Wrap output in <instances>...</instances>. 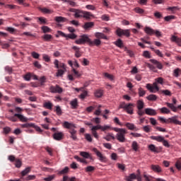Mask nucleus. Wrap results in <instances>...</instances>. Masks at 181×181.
Listing matches in <instances>:
<instances>
[{
  "label": "nucleus",
  "instance_id": "f257e3e1",
  "mask_svg": "<svg viewBox=\"0 0 181 181\" xmlns=\"http://www.w3.org/2000/svg\"><path fill=\"white\" fill-rule=\"evenodd\" d=\"M75 43L76 45H86V43H88L89 46H100V45H101V40L98 38L91 41L88 35H82L79 39L75 41Z\"/></svg>",
  "mask_w": 181,
  "mask_h": 181
},
{
  "label": "nucleus",
  "instance_id": "f03ea898",
  "mask_svg": "<svg viewBox=\"0 0 181 181\" xmlns=\"http://www.w3.org/2000/svg\"><path fill=\"white\" fill-rule=\"evenodd\" d=\"M112 131L117 132V134H116V139H117L119 142H122V143L125 142L126 141L125 134L127 133L125 129L113 127L112 128Z\"/></svg>",
  "mask_w": 181,
  "mask_h": 181
},
{
  "label": "nucleus",
  "instance_id": "7ed1b4c3",
  "mask_svg": "<svg viewBox=\"0 0 181 181\" xmlns=\"http://www.w3.org/2000/svg\"><path fill=\"white\" fill-rule=\"evenodd\" d=\"M134 107H135L134 103L127 104L125 102H122L119 106V108H122L127 114L132 115V114H134Z\"/></svg>",
  "mask_w": 181,
  "mask_h": 181
},
{
  "label": "nucleus",
  "instance_id": "20e7f679",
  "mask_svg": "<svg viewBox=\"0 0 181 181\" xmlns=\"http://www.w3.org/2000/svg\"><path fill=\"white\" fill-rule=\"evenodd\" d=\"M144 107H145V103H144V100H139L136 102V107H137V115L140 117H142L145 115V111H144Z\"/></svg>",
  "mask_w": 181,
  "mask_h": 181
},
{
  "label": "nucleus",
  "instance_id": "39448f33",
  "mask_svg": "<svg viewBox=\"0 0 181 181\" xmlns=\"http://www.w3.org/2000/svg\"><path fill=\"white\" fill-rule=\"evenodd\" d=\"M150 138L153 141H157V142H163V145L165 146L166 148H170V144H169V142L168 141L165 140V138L162 136H151Z\"/></svg>",
  "mask_w": 181,
  "mask_h": 181
},
{
  "label": "nucleus",
  "instance_id": "423d86ee",
  "mask_svg": "<svg viewBox=\"0 0 181 181\" xmlns=\"http://www.w3.org/2000/svg\"><path fill=\"white\" fill-rule=\"evenodd\" d=\"M115 33L119 37H121V36H126V37H129L131 36V33L129 32V30H123L122 28H117Z\"/></svg>",
  "mask_w": 181,
  "mask_h": 181
},
{
  "label": "nucleus",
  "instance_id": "0eeeda50",
  "mask_svg": "<svg viewBox=\"0 0 181 181\" xmlns=\"http://www.w3.org/2000/svg\"><path fill=\"white\" fill-rule=\"evenodd\" d=\"M98 129H100L104 132L105 131H108V129H111V126H109V125L101 126L100 124H97L96 126H93L90 129V131L97 132Z\"/></svg>",
  "mask_w": 181,
  "mask_h": 181
},
{
  "label": "nucleus",
  "instance_id": "6e6552de",
  "mask_svg": "<svg viewBox=\"0 0 181 181\" xmlns=\"http://www.w3.org/2000/svg\"><path fill=\"white\" fill-rule=\"evenodd\" d=\"M177 103V100L176 98H173V103H166L165 105L168 107V108H170L173 112H177V107H175L176 104Z\"/></svg>",
  "mask_w": 181,
  "mask_h": 181
},
{
  "label": "nucleus",
  "instance_id": "1a4fd4ad",
  "mask_svg": "<svg viewBox=\"0 0 181 181\" xmlns=\"http://www.w3.org/2000/svg\"><path fill=\"white\" fill-rule=\"evenodd\" d=\"M49 90L51 93L62 94L63 93V88H62L59 85H56L55 86H50Z\"/></svg>",
  "mask_w": 181,
  "mask_h": 181
},
{
  "label": "nucleus",
  "instance_id": "9d476101",
  "mask_svg": "<svg viewBox=\"0 0 181 181\" xmlns=\"http://www.w3.org/2000/svg\"><path fill=\"white\" fill-rule=\"evenodd\" d=\"M179 117L175 115L172 117L168 118V124H175V125H181V122L177 119Z\"/></svg>",
  "mask_w": 181,
  "mask_h": 181
},
{
  "label": "nucleus",
  "instance_id": "9b49d317",
  "mask_svg": "<svg viewBox=\"0 0 181 181\" xmlns=\"http://www.w3.org/2000/svg\"><path fill=\"white\" fill-rule=\"evenodd\" d=\"M52 136L55 141H62V139H63V136H64V134L62 132H56L54 133Z\"/></svg>",
  "mask_w": 181,
  "mask_h": 181
},
{
  "label": "nucleus",
  "instance_id": "f8f14e48",
  "mask_svg": "<svg viewBox=\"0 0 181 181\" xmlns=\"http://www.w3.org/2000/svg\"><path fill=\"white\" fill-rule=\"evenodd\" d=\"M93 152L95 153V155L99 158V160H101V162H103V160H105V156H103V153L100 152L96 148H93Z\"/></svg>",
  "mask_w": 181,
  "mask_h": 181
},
{
  "label": "nucleus",
  "instance_id": "ddd939ff",
  "mask_svg": "<svg viewBox=\"0 0 181 181\" xmlns=\"http://www.w3.org/2000/svg\"><path fill=\"white\" fill-rule=\"evenodd\" d=\"M54 64L56 69H62L61 70H66V64L64 63L59 62L57 59H55Z\"/></svg>",
  "mask_w": 181,
  "mask_h": 181
},
{
  "label": "nucleus",
  "instance_id": "4468645a",
  "mask_svg": "<svg viewBox=\"0 0 181 181\" xmlns=\"http://www.w3.org/2000/svg\"><path fill=\"white\" fill-rule=\"evenodd\" d=\"M146 87L150 90V93H156L159 91V86H152L151 83H147Z\"/></svg>",
  "mask_w": 181,
  "mask_h": 181
},
{
  "label": "nucleus",
  "instance_id": "2eb2a0df",
  "mask_svg": "<svg viewBox=\"0 0 181 181\" xmlns=\"http://www.w3.org/2000/svg\"><path fill=\"white\" fill-rule=\"evenodd\" d=\"M144 114H146V115L154 116L156 115L157 112L156 110L148 107L144 110Z\"/></svg>",
  "mask_w": 181,
  "mask_h": 181
},
{
  "label": "nucleus",
  "instance_id": "dca6fc26",
  "mask_svg": "<svg viewBox=\"0 0 181 181\" xmlns=\"http://www.w3.org/2000/svg\"><path fill=\"white\" fill-rule=\"evenodd\" d=\"M151 169L156 173H160L162 172V168L159 165H151Z\"/></svg>",
  "mask_w": 181,
  "mask_h": 181
},
{
  "label": "nucleus",
  "instance_id": "f3484780",
  "mask_svg": "<svg viewBox=\"0 0 181 181\" xmlns=\"http://www.w3.org/2000/svg\"><path fill=\"white\" fill-rule=\"evenodd\" d=\"M15 117H17V118L20 119L21 122H28L29 121V119L28 117L19 113H16Z\"/></svg>",
  "mask_w": 181,
  "mask_h": 181
},
{
  "label": "nucleus",
  "instance_id": "a211bd4d",
  "mask_svg": "<svg viewBox=\"0 0 181 181\" xmlns=\"http://www.w3.org/2000/svg\"><path fill=\"white\" fill-rule=\"evenodd\" d=\"M148 149H149L151 152H153L154 153H159V152H160V150L159 149V148L155 146L154 144H150V145H148Z\"/></svg>",
  "mask_w": 181,
  "mask_h": 181
},
{
  "label": "nucleus",
  "instance_id": "6ab92c4d",
  "mask_svg": "<svg viewBox=\"0 0 181 181\" xmlns=\"http://www.w3.org/2000/svg\"><path fill=\"white\" fill-rule=\"evenodd\" d=\"M150 62L153 63V64H155L156 66L157 69L159 70H162L163 69V65L159 62H158L156 59H151Z\"/></svg>",
  "mask_w": 181,
  "mask_h": 181
},
{
  "label": "nucleus",
  "instance_id": "aec40b11",
  "mask_svg": "<svg viewBox=\"0 0 181 181\" xmlns=\"http://www.w3.org/2000/svg\"><path fill=\"white\" fill-rule=\"evenodd\" d=\"M125 127H127V128H128V129H130V131H138V128H136L135 127V124L130 123V122H127L125 124Z\"/></svg>",
  "mask_w": 181,
  "mask_h": 181
},
{
  "label": "nucleus",
  "instance_id": "412c9836",
  "mask_svg": "<svg viewBox=\"0 0 181 181\" xmlns=\"http://www.w3.org/2000/svg\"><path fill=\"white\" fill-rule=\"evenodd\" d=\"M171 40H172V42H175V43H177V45H178L181 47V38L180 37H178L177 36H175V35H173L171 37Z\"/></svg>",
  "mask_w": 181,
  "mask_h": 181
},
{
  "label": "nucleus",
  "instance_id": "4be33fe9",
  "mask_svg": "<svg viewBox=\"0 0 181 181\" xmlns=\"http://www.w3.org/2000/svg\"><path fill=\"white\" fill-rule=\"evenodd\" d=\"M144 32L150 36H152V35H155V30L151 28L150 27H146L144 28Z\"/></svg>",
  "mask_w": 181,
  "mask_h": 181
},
{
  "label": "nucleus",
  "instance_id": "5701e85b",
  "mask_svg": "<svg viewBox=\"0 0 181 181\" xmlns=\"http://www.w3.org/2000/svg\"><path fill=\"white\" fill-rule=\"evenodd\" d=\"M70 105H71L72 110H76L77 107H78V102L77 101V98L74 99L70 102Z\"/></svg>",
  "mask_w": 181,
  "mask_h": 181
},
{
  "label": "nucleus",
  "instance_id": "b1692460",
  "mask_svg": "<svg viewBox=\"0 0 181 181\" xmlns=\"http://www.w3.org/2000/svg\"><path fill=\"white\" fill-rule=\"evenodd\" d=\"M84 16V11L81 10H76V12L74 13V17L76 18H83Z\"/></svg>",
  "mask_w": 181,
  "mask_h": 181
},
{
  "label": "nucleus",
  "instance_id": "393cba45",
  "mask_svg": "<svg viewBox=\"0 0 181 181\" xmlns=\"http://www.w3.org/2000/svg\"><path fill=\"white\" fill-rule=\"evenodd\" d=\"M64 128H66L67 129H70V131H71V129H74V124L69 123V122H64Z\"/></svg>",
  "mask_w": 181,
  "mask_h": 181
},
{
  "label": "nucleus",
  "instance_id": "a878e982",
  "mask_svg": "<svg viewBox=\"0 0 181 181\" xmlns=\"http://www.w3.org/2000/svg\"><path fill=\"white\" fill-rule=\"evenodd\" d=\"M93 26H94V23L88 22V23H85V24L83 25V29H85V30H87L88 29H90V28H93Z\"/></svg>",
  "mask_w": 181,
  "mask_h": 181
},
{
  "label": "nucleus",
  "instance_id": "bb28decb",
  "mask_svg": "<svg viewBox=\"0 0 181 181\" xmlns=\"http://www.w3.org/2000/svg\"><path fill=\"white\" fill-rule=\"evenodd\" d=\"M132 148L133 151H134L135 152H138V151L139 150V144H138V142H136V141H134L132 144Z\"/></svg>",
  "mask_w": 181,
  "mask_h": 181
},
{
  "label": "nucleus",
  "instance_id": "cd10ccee",
  "mask_svg": "<svg viewBox=\"0 0 181 181\" xmlns=\"http://www.w3.org/2000/svg\"><path fill=\"white\" fill-rule=\"evenodd\" d=\"M95 37H97V39H104L105 40H107V39H108L106 35H104V33H96L95 34Z\"/></svg>",
  "mask_w": 181,
  "mask_h": 181
},
{
  "label": "nucleus",
  "instance_id": "c85d7f7f",
  "mask_svg": "<svg viewBox=\"0 0 181 181\" xmlns=\"http://www.w3.org/2000/svg\"><path fill=\"white\" fill-rule=\"evenodd\" d=\"M42 38L43 40H45V42H50V40L53 39V36L49 34H45L42 37Z\"/></svg>",
  "mask_w": 181,
  "mask_h": 181
},
{
  "label": "nucleus",
  "instance_id": "c756f323",
  "mask_svg": "<svg viewBox=\"0 0 181 181\" xmlns=\"http://www.w3.org/2000/svg\"><path fill=\"white\" fill-rule=\"evenodd\" d=\"M94 17V15H93L90 12L88 11H83V17L85 19H91V18Z\"/></svg>",
  "mask_w": 181,
  "mask_h": 181
},
{
  "label": "nucleus",
  "instance_id": "7c9ffc66",
  "mask_svg": "<svg viewBox=\"0 0 181 181\" xmlns=\"http://www.w3.org/2000/svg\"><path fill=\"white\" fill-rule=\"evenodd\" d=\"M69 133L71 134V138H72L74 141H76L77 136H76V134H77V131H76L75 129H71L69 130Z\"/></svg>",
  "mask_w": 181,
  "mask_h": 181
},
{
  "label": "nucleus",
  "instance_id": "2f4dec72",
  "mask_svg": "<svg viewBox=\"0 0 181 181\" xmlns=\"http://www.w3.org/2000/svg\"><path fill=\"white\" fill-rule=\"evenodd\" d=\"M103 94H104V93L101 89H98L95 91V97H97V98H101V97H103Z\"/></svg>",
  "mask_w": 181,
  "mask_h": 181
},
{
  "label": "nucleus",
  "instance_id": "473e14b6",
  "mask_svg": "<svg viewBox=\"0 0 181 181\" xmlns=\"http://www.w3.org/2000/svg\"><path fill=\"white\" fill-rule=\"evenodd\" d=\"M143 177L144 178L145 181H152L154 179L153 176L146 174V173L143 174Z\"/></svg>",
  "mask_w": 181,
  "mask_h": 181
},
{
  "label": "nucleus",
  "instance_id": "72a5a7b5",
  "mask_svg": "<svg viewBox=\"0 0 181 181\" xmlns=\"http://www.w3.org/2000/svg\"><path fill=\"white\" fill-rule=\"evenodd\" d=\"M44 108H47V110H52L53 107V103L50 102H45L43 104Z\"/></svg>",
  "mask_w": 181,
  "mask_h": 181
},
{
  "label": "nucleus",
  "instance_id": "f704fd0d",
  "mask_svg": "<svg viewBox=\"0 0 181 181\" xmlns=\"http://www.w3.org/2000/svg\"><path fill=\"white\" fill-rule=\"evenodd\" d=\"M74 159H76L78 162H81V163H84L85 165H87L88 163L87 160L84 158H81L78 157V156H74Z\"/></svg>",
  "mask_w": 181,
  "mask_h": 181
},
{
  "label": "nucleus",
  "instance_id": "c9c22d12",
  "mask_svg": "<svg viewBox=\"0 0 181 181\" xmlns=\"http://www.w3.org/2000/svg\"><path fill=\"white\" fill-rule=\"evenodd\" d=\"M146 99L148 100V101H156V100H158V96H156V95L151 94L146 97Z\"/></svg>",
  "mask_w": 181,
  "mask_h": 181
},
{
  "label": "nucleus",
  "instance_id": "e433bc0d",
  "mask_svg": "<svg viewBox=\"0 0 181 181\" xmlns=\"http://www.w3.org/2000/svg\"><path fill=\"white\" fill-rule=\"evenodd\" d=\"M135 179H136V175H135V173H132L129 176L126 177L127 181H132Z\"/></svg>",
  "mask_w": 181,
  "mask_h": 181
},
{
  "label": "nucleus",
  "instance_id": "4c0bfd02",
  "mask_svg": "<svg viewBox=\"0 0 181 181\" xmlns=\"http://www.w3.org/2000/svg\"><path fill=\"white\" fill-rule=\"evenodd\" d=\"M104 139L110 141H111V139H115V136H114V134L109 133L107 134V136L105 137H104Z\"/></svg>",
  "mask_w": 181,
  "mask_h": 181
},
{
  "label": "nucleus",
  "instance_id": "58836bf2",
  "mask_svg": "<svg viewBox=\"0 0 181 181\" xmlns=\"http://www.w3.org/2000/svg\"><path fill=\"white\" fill-rule=\"evenodd\" d=\"M43 33H52V29L46 25H44L41 28Z\"/></svg>",
  "mask_w": 181,
  "mask_h": 181
},
{
  "label": "nucleus",
  "instance_id": "ea45409f",
  "mask_svg": "<svg viewBox=\"0 0 181 181\" xmlns=\"http://www.w3.org/2000/svg\"><path fill=\"white\" fill-rule=\"evenodd\" d=\"M69 167H65L63 170L58 171V175H66L69 173Z\"/></svg>",
  "mask_w": 181,
  "mask_h": 181
},
{
  "label": "nucleus",
  "instance_id": "a19ab883",
  "mask_svg": "<svg viewBox=\"0 0 181 181\" xmlns=\"http://www.w3.org/2000/svg\"><path fill=\"white\" fill-rule=\"evenodd\" d=\"M31 170H32V168L30 167L26 168L24 170H23L21 172V175L26 176V175H28V173H30Z\"/></svg>",
  "mask_w": 181,
  "mask_h": 181
},
{
  "label": "nucleus",
  "instance_id": "79ce46f5",
  "mask_svg": "<svg viewBox=\"0 0 181 181\" xmlns=\"http://www.w3.org/2000/svg\"><path fill=\"white\" fill-rule=\"evenodd\" d=\"M157 84H161V86H163L165 84V79L162 77H158L155 79Z\"/></svg>",
  "mask_w": 181,
  "mask_h": 181
},
{
  "label": "nucleus",
  "instance_id": "37998d69",
  "mask_svg": "<svg viewBox=\"0 0 181 181\" xmlns=\"http://www.w3.org/2000/svg\"><path fill=\"white\" fill-rule=\"evenodd\" d=\"M54 112H56L57 115H62V114H63L62 108L59 105L55 106Z\"/></svg>",
  "mask_w": 181,
  "mask_h": 181
},
{
  "label": "nucleus",
  "instance_id": "c03bdc74",
  "mask_svg": "<svg viewBox=\"0 0 181 181\" xmlns=\"http://www.w3.org/2000/svg\"><path fill=\"white\" fill-rule=\"evenodd\" d=\"M35 127V124L33 123H26L24 124H21V128H33Z\"/></svg>",
  "mask_w": 181,
  "mask_h": 181
},
{
  "label": "nucleus",
  "instance_id": "a18cd8bd",
  "mask_svg": "<svg viewBox=\"0 0 181 181\" xmlns=\"http://www.w3.org/2000/svg\"><path fill=\"white\" fill-rule=\"evenodd\" d=\"M138 93H139V97H144V95L146 94V91H145L142 88H139L138 89Z\"/></svg>",
  "mask_w": 181,
  "mask_h": 181
},
{
  "label": "nucleus",
  "instance_id": "49530a36",
  "mask_svg": "<svg viewBox=\"0 0 181 181\" xmlns=\"http://www.w3.org/2000/svg\"><path fill=\"white\" fill-rule=\"evenodd\" d=\"M160 111L162 114H170V110L168 107H163L160 109Z\"/></svg>",
  "mask_w": 181,
  "mask_h": 181
},
{
  "label": "nucleus",
  "instance_id": "de8ad7c7",
  "mask_svg": "<svg viewBox=\"0 0 181 181\" xmlns=\"http://www.w3.org/2000/svg\"><path fill=\"white\" fill-rule=\"evenodd\" d=\"M80 155H81V156H83V158H85L86 159H88V158H91L90 156V153H87L86 151L81 152Z\"/></svg>",
  "mask_w": 181,
  "mask_h": 181
},
{
  "label": "nucleus",
  "instance_id": "09e8293b",
  "mask_svg": "<svg viewBox=\"0 0 181 181\" xmlns=\"http://www.w3.org/2000/svg\"><path fill=\"white\" fill-rule=\"evenodd\" d=\"M147 67H148V69H150V70H151L152 71H154V73H156L158 71V69H156V66L153 64H148Z\"/></svg>",
  "mask_w": 181,
  "mask_h": 181
},
{
  "label": "nucleus",
  "instance_id": "8fccbe9b",
  "mask_svg": "<svg viewBox=\"0 0 181 181\" xmlns=\"http://www.w3.org/2000/svg\"><path fill=\"white\" fill-rule=\"evenodd\" d=\"M64 71H66V69H58L57 72V77H62L63 74H64Z\"/></svg>",
  "mask_w": 181,
  "mask_h": 181
},
{
  "label": "nucleus",
  "instance_id": "3c124183",
  "mask_svg": "<svg viewBox=\"0 0 181 181\" xmlns=\"http://www.w3.org/2000/svg\"><path fill=\"white\" fill-rule=\"evenodd\" d=\"M116 46H117V47H124V43L122 42V40L121 39H118L117 41H116V43H115Z\"/></svg>",
  "mask_w": 181,
  "mask_h": 181
},
{
  "label": "nucleus",
  "instance_id": "603ef678",
  "mask_svg": "<svg viewBox=\"0 0 181 181\" xmlns=\"http://www.w3.org/2000/svg\"><path fill=\"white\" fill-rule=\"evenodd\" d=\"M56 22L60 23V22H66V18L62 17V16H57L55 17Z\"/></svg>",
  "mask_w": 181,
  "mask_h": 181
},
{
  "label": "nucleus",
  "instance_id": "864d4df0",
  "mask_svg": "<svg viewBox=\"0 0 181 181\" xmlns=\"http://www.w3.org/2000/svg\"><path fill=\"white\" fill-rule=\"evenodd\" d=\"M81 91H82V93L79 95V98H81V100H84V98L87 97L88 92L84 90Z\"/></svg>",
  "mask_w": 181,
  "mask_h": 181
},
{
  "label": "nucleus",
  "instance_id": "5fc2aeb1",
  "mask_svg": "<svg viewBox=\"0 0 181 181\" xmlns=\"http://www.w3.org/2000/svg\"><path fill=\"white\" fill-rule=\"evenodd\" d=\"M66 40H69V39L74 40L76 37H77V35L74 33L66 35Z\"/></svg>",
  "mask_w": 181,
  "mask_h": 181
},
{
  "label": "nucleus",
  "instance_id": "6e6d98bb",
  "mask_svg": "<svg viewBox=\"0 0 181 181\" xmlns=\"http://www.w3.org/2000/svg\"><path fill=\"white\" fill-rule=\"evenodd\" d=\"M86 172H94L95 167L89 165L85 168Z\"/></svg>",
  "mask_w": 181,
  "mask_h": 181
},
{
  "label": "nucleus",
  "instance_id": "4d7b16f0",
  "mask_svg": "<svg viewBox=\"0 0 181 181\" xmlns=\"http://www.w3.org/2000/svg\"><path fill=\"white\" fill-rule=\"evenodd\" d=\"M85 139L88 141V142H93V137H91V134H85Z\"/></svg>",
  "mask_w": 181,
  "mask_h": 181
},
{
  "label": "nucleus",
  "instance_id": "13d9d810",
  "mask_svg": "<svg viewBox=\"0 0 181 181\" xmlns=\"http://www.w3.org/2000/svg\"><path fill=\"white\" fill-rule=\"evenodd\" d=\"M39 22L42 25H46V18L45 17H37Z\"/></svg>",
  "mask_w": 181,
  "mask_h": 181
},
{
  "label": "nucleus",
  "instance_id": "bf43d9fd",
  "mask_svg": "<svg viewBox=\"0 0 181 181\" xmlns=\"http://www.w3.org/2000/svg\"><path fill=\"white\" fill-rule=\"evenodd\" d=\"M12 129H11V127H6L3 129V132L4 134H5L6 135H8V134H9V132H11Z\"/></svg>",
  "mask_w": 181,
  "mask_h": 181
},
{
  "label": "nucleus",
  "instance_id": "052dcab7",
  "mask_svg": "<svg viewBox=\"0 0 181 181\" xmlns=\"http://www.w3.org/2000/svg\"><path fill=\"white\" fill-rule=\"evenodd\" d=\"M30 78H32V74L28 73L24 76V79L25 81H30Z\"/></svg>",
  "mask_w": 181,
  "mask_h": 181
},
{
  "label": "nucleus",
  "instance_id": "680f3d73",
  "mask_svg": "<svg viewBox=\"0 0 181 181\" xmlns=\"http://www.w3.org/2000/svg\"><path fill=\"white\" fill-rule=\"evenodd\" d=\"M18 116H15V115L13 116L8 117V119H9V121H11L12 122H16L18 121Z\"/></svg>",
  "mask_w": 181,
  "mask_h": 181
},
{
  "label": "nucleus",
  "instance_id": "e2e57ef3",
  "mask_svg": "<svg viewBox=\"0 0 181 181\" xmlns=\"http://www.w3.org/2000/svg\"><path fill=\"white\" fill-rule=\"evenodd\" d=\"M42 59L43 60H45V62H46L47 63H49V62H50V57H49V55L44 54L42 55Z\"/></svg>",
  "mask_w": 181,
  "mask_h": 181
},
{
  "label": "nucleus",
  "instance_id": "0e129e2a",
  "mask_svg": "<svg viewBox=\"0 0 181 181\" xmlns=\"http://www.w3.org/2000/svg\"><path fill=\"white\" fill-rule=\"evenodd\" d=\"M16 163H15V165H16V168H21V166H22V161H21V160L19 159H16L15 160Z\"/></svg>",
  "mask_w": 181,
  "mask_h": 181
},
{
  "label": "nucleus",
  "instance_id": "69168bd1",
  "mask_svg": "<svg viewBox=\"0 0 181 181\" xmlns=\"http://www.w3.org/2000/svg\"><path fill=\"white\" fill-rule=\"evenodd\" d=\"M105 77H106V78H108L109 80H114V76H112V74H110L108 73H105L104 74Z\"/></svg>",
  "mask_w": 181,
  "mask_h": 181
},
{
  "label": "nucleus",
  "instance_id": "338daca9",
  "mask_svg": "<svg viewBox=\"0 0 181 181\" xmlns=\"http://www.w3.org/2000/svg\"><path fill=\"white\" fill-rule=\"evenodd\" d=\"M42 12L44 13H52L53 11L49 8H43L41 9Z\"/></svg>",
  "mask_w": 181,
  "mask_h": 181
},
{
  "label": "nucleus",
  "instance_id": "774afa93",
  "mask_svg": "<svg viewBox=\"0 0 181 181\" xmlns=\"http://www.w3.org/2000/svg\"><path fill=\"white\" fill-rule=\"evenodd\" d=\"M54 177H56V176L54 175H49L47 177L44 178V180H45V181H52V180H53V179H54Z\"/></svg>",
  "mask_w": 181,
  "mask_h": 181
}]
</instances>
